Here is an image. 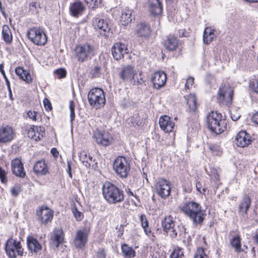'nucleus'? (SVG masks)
Instances as JSON below:
<instances>
[{
  "mask_svg": "<svg viewBox=\"0 0 258 258\" xmlns=\"http://www.w3.org/2000/svg\"><path fill=\"white\" fill-rule=\"evenodd\" d=\"M50 153L55 159H57L59 155V152L56 148H52L50 150Z\"/></svg>",
  "mask_w": 258,
  "mask_h": 258,
  "instance_id": "obj_60",
  "label": "nucleus"
},
{
  "mask_svg": "<svg viewBox=\"0 0 258 258\" xmlns=\"http://www.w3.org/2000/svg\"><path fill=\"white\" fill-rule=\"evenodd\" d=\"M15 134L12 127L6 125L0 127V143H7L14 138Z\"/></svg>",
  "mask_w": 258,
  "mask_h": 258,
  "instance_id": "obj_20",
  "label": "nucleus"
},
{
  "mask_svg": "<svg viewBox=\"0 0 258 258\" xmlns=\"http://www.w3.org/2000/svg\"><path fill=\"white\" fill-rule=\"evenodd\" d=\"M89 8L96 9L100 6L102 0H84Z\"/></svg>",
  "mask_w": 258,
  "mask_h": 258,
  "instance_id": "obj_47",
  "label": "nucleus"
},
{
  "mask_svg": "<svg viewBox=\"0 0 258 258\" xmlns=\"http://www.w3.org/2000/svg\"><path fill=\"white\" fill-rule=\"evenodd\" d=\"M93 138L97 144L105 147L109 146L114 141L113 137L109 132L98 129L93 132Z\"/></svg>",
  "mask_w": 258,
  "mask_h": 258,
  "instance_id": "obj_12",
  "label": "nucleus"
},
{
  "mask_svg": "<svg viewBox=\"0 0 258 258\" xmlns=\"http://www.w3.org/2000/svg\"><path fill=\"white\" fill-rule=\"evenodd\" d=\"M36 215L40 223L46 225L52 222L54 212L48 207L42 206L36 211Z\"/></svg>",
  "mask_w": 258,
  "mask_h": 258,
  "instance_id": "obj_13",
  "label": "nucleus"
},
{
  "mask_svg": "<svg viewBox=\"0 0 258 258\" xmlns=\"http://www.w3.org/2000/svg\"><path fill=\"white\" fill-rule=\"evenodd\" d=\"M252 140L250 135L246 131L241 130L235 136L234 142L240 148L248 147L252 143Z\"/></svg>",
  "mask_w": 258,
  "mask_h": 258,
  "instance_id": "obj_15",
  "label": "nucleus"
},
{
  "mask_svg": "<svg viewBox=\"0 0 258 258\" xmlns=\"http://www.w3.org/2000/svg\"><path fill=\"white\" fill-rule=\"evenodd\" d=\"M90 227H84L78 229L73 240L74 245L76 249H84L86 246L90 234Z\"/></svg>",
  "mask_w": 258,
  "mask_h": 258,
  "instance_id": "obj_8",
  "label": "nucleus"
},
{
  "mask_svg": "<svg viewBox=\"0 0 258 258\" xmlns=\"http://www.w3.org/2000/svg\"><path fill=\"white\" fill-rule=\"evenodd\" d=\"M125 191L128 196L135 197L136 199H139V196H137L136 194H134V193L130 188L127 187V188H126Z\"/></svg>",
  "mask_w": 258,
  "mask_h": 258,
  "instance_id": "obj_62",
  "label": "nucleus"
},
{
  "mask_svg": "<svg viewBox=\"0 0 258 258\" xmlns=\"http://www.w3.org/2000/svg\"><path fill=\"white\" fill-rule=\"evenodd\" d=\"M43 104L44 108L46 111L49 112L52 110V105L49 99L47 98H44L43 100Z\"/></svg>",
  "mask_w": 258,
  "mask_h": 258,
  "instance_id": "obj_56",
  "label": "nucleus"
},
{
  "mask_svg": "<svg viewBox=\"0 0 258 258\" xmlns=\"http://www.w3.org/2000/svg\"><path fill=\"white\" fill-rule=\"evenodd\" d=\"M113 169L120 178H126L131 171L130 161L123 156H118L113 162Z\"/></svg>",
  "mask_w": 258,
  "mask_h": 258,
  "instance_id": "obj_7",
  "label": "nucleus"
},
{
  "mask_svg": "<svg viewBox=\"0 0 258 258\" xmlns=\"http://www.w3.org/2000/svg\"><path fill=\"white\" fill-rule=\"evenodd\" d=\"M196 189L198 191H199L200 194L205 195L206 192L207 191V188L205 186L202 187V183L198 181L196 183Z\"/></svg>",
  "mask_w": 258,
  "mask_h": 258,
  "instance_id": "obj_54",
  "label": "nucleus"
},
{
  "mask_svg": "<svg viewBox=\"0 0 258 258\" xmlns=\"http://www.w3.org/2000/svg\"><path fill=\"white\" fill-rule=\"evenodd\" d=\"M136 72L134 67L131 65L122 67L119 73L118 76L123 82H129L134 80Z\"/></svg>",
  "mask_w": 258,
  "mask_h": 258,
  "instance_id": "obj_16",
  "label": "nucleus"
},
{
  "mask_svg": "<svg viewBox=\"0 0 258 258\" xmlns=\"http://www.w3.org/2000/svg\"><path fill=\"white\" fill-rule=\"evenodd\" d=\"M0 72H1V73H2V74L3 75V77H4V78L5 79L6 83V85H7V86L8 87V90H9L10 98V99L13 100L14 99L13 98L12 92V90H11V87H10V83L8 79L7 78V76L6 75V74H5V71L4 70V66H3V64H0Z\"/></svg>",
  "mask_w": 258,
  "mask_h": 258,
  "instance_id": "obj_43",
  "label": "nucleus"
},
{
  "mask_svg": "<svg viewBox=\"0 0 258 258\" xmlns=\"http://www.w3.org/2000/svg\"><path fill=\"white\" fill-rule=\"evenodd\" d=\"M151 32L150 27L149 25L145 23H140L137 25L136 34L138 37H148Z\"/></svg>",
  "mask_w": 258,
  "mask_h": 258,
  "instance_id": "obj_27",
  "label": "nucleus"
},
{
  "mask_svg": "<svg viewBox=\"0 0 258 258\" xmlns=\"http://www.w3.org/2000/svg\"><path fill=\"white\" fill-rule=\"evenodd\" d=\"M95 55V46L88 42L77 44L74 48L75 57L79 62L90 60Z\"/></svg>",
  "mask_w": 258,
  "mask_h": 258,
  "instance_id": "obj_5",
  "label": "nucleus"
},
{
  "mask_svg": "<svg viewBox=\"0 0 258 258\" xmlns=\"http://www.w3.org/2000/svg\"><path fill=\"white\" fill-rule=\"evenodd\" d=\"M32 236H29L27 238V246L28 248L32 251Z\"/></svg>",
  "mask_w": 258,
  "mask_h": 258,
  "instance_id": "obj_63",
  "label": "nucleus"
},
{
  "mask_svg": "<svg viewBox=\"0 0 258 258\" xmlns=\"http://www.w3.org/2000/svg\"><path fill=\"white\" fill-rule=\"evenodd\" d=\"M251 119L253 123L258 125V111L253 114Z\"/></svg>",
  "mask_w": 258,
  "mask_h": 258,
  "instance_id": "obj_64",
  "label": "nucleus"
},
{
  "mask_svg": "<svg viewBox=\"0 0 258 258\" xmlns=\"http://www.w3.org/2000/svg\"><path fill=\"white\" fill-rule=\"evenodd\" d=\"M159 126L162 131L165 133H170L174 132L175 122L171 117L167 115H162L159 119Z\"/></svg>",
  "mask_w": 258,
  "mask_h": 258,
  "instance_id": "obj_18",
  "label": "nucleus"
},
{
  "mask_svg": "<svg viewBox=\"0 0 258 258\" xmlns=\"http://www.w3.org/2000/svg\"><path fill=\"white\" fill-rule=\"evenodd\" d=\"M91 78H98L101 75V67L96 66L93 68L90 72Z\"/></svg>",
  "mask_w": 258,
  "mask_h": 258,
  "instance_id": "obj_48",
  "label": "nucleus"
},
{
  "mask_svg": "<svg viewBox=\"0 0 258 258\" xmlns=\"http://www.w3.org/2000/svg\"><path fill=\"white\" fill-rule=\"evenodd\" d=\"M140 221L141 225L146 234L148 236L153 235L151 228L149 226V222L147 219L146 216L144 214H141L140 216Z\"/></svg>",
  "mask_w": 258,
  "mask_h": 258,
  "instance_id": "obj_34",
  "label": "nucleus"
},
{
  "mask_svg": "<svg viewBox=\"0 0 258 258\" xmlns=\"http://www.w3.org/2000/svg\"><path fill=\"white\" fill-rule=\"evenodd\" d=\"M151 258H166L165 256L162 253H160V252L156 251H153L151 254Z\"/></svg>",
  "mask_w": 258,
  "mask_h": 258,
  "instance_id": "obj_58",
  "label": "nucleus"
},
{
  "mask_svg": "<svg viewBox=\"0 0 258 258\" xmlns=\"http://www.w3.org/2000/svg\"><path fill=\"white\" fill-rule=\"evenodd\" d=\"M64 236V233L62 228H55L53 231V234L50 239L53 243L55 244V247L58 248L60 244L66 242Z\"/></svg>",
  "mask_w": 258,
  "mask_h": 258,
  "instance_id": "obj_22",
  "label": "nucleus"
},
{
  "mask_svg": "<svg viewBox=\"0 0 258 258\" xmlns=\"http://www.w3.org/2000/svg\"><path fill=\"white\" fill-rule=\"evenodd\" d=\"M0 178L1 179L2 182H3V183H5L7 181L5 171L1 167H0Z\"/></svg>",
  "mask_w": 258,
  "mask_h": 258,
  "instance_id": "obj_59",
  "label": "nucleus"
},
{
  "mask_svg": "<svg viewBox=\"0 0 258 258\" xmlns=\"http://www.w3.org/2000/svg\"><path fill=\"white\" fill-rule=\"evenodd\" d=\"M33 139L37 141L40 140L45 135L44 127L37 125H33Z\"/></svg>",
  "mask_w": 258,
  "mask_h": 258,
  "instance_id": "obj_38",
  "label": "nucleus"
},
{
  "mask_svg": "<svg viewBox=\"0 0 258 258\" xmlns=\"http://www.w3.org/2000/svg\"><path fill=\"white\" fill-rule=\"evenodd\" d=\"M186 104L189 112H196L198 109L197 97L195 95L190 94L186 98Z\"/></svg>",
  "mask_w": 258,
  "mask_h": 258,
  "instance_id": "obj_31",
  "label": "nucleus"
},
{
  "mask_svg": "<svg viewBox=\"0 0 258 258\" xmlns=\"http://www.w3.org/2000/svg\"><path fill=\"white\" fill-rule=\"evenodd\" d=\"M207 125L212 133L221 134L227 130V120L222 113L211 111L206 117Z\"/></svg>",
  "mask_w": 258,
  "mask_h": 258,
  "instance_id": "obj_2",
  "label": "nucleus"
},
{
  "mask_svg": "<svg viewBox=\"0 0 258 258\" xmlns=\"http://www.w3.org/2000/svg\"><path fill=\"white\" fill-rule=\"evenodd\" d=\"M214 36L215 34L214 33V30L210 27H206L203 35L204 42L205 44H209L213 41Z\"/></svg>",
  "mask_w": 258,
  "mask_h": 258,
  "instance_id": "obj_36",
  "label": "nucleus"
},
{
  "mask_svg": "<svg viewBox=\"0 0 258 258\" xmlns=\"http://www.w3.org/2000/svg\"><path fill=\"white\" fill-rule=\"evenodd\" d=\"M151 81L153 88L159 89L164 86L166 83V74L163 71L156 72L152 75Z\"/></svg>",
  "mask_w": 258,
  "mask_h": 258,
  "instance_id": "obj_19",
  "label": "nucleus"
},
{
  "mask_svg": "<svg viewBox=\"0 0 258 258\" xmlns=\"http://www.w3.org/2000/svg\"><path fill=\"white\" fill-rule=\"evenodd\" d=\"M69 108L70 110V121L72 122L76 116L75 111V104L74 101L71 100L69 102Z\"/></svg>",
  "mask_w": 258,
  "mask_h": 258,
  "instance_id": "obj_49",
  "label": "nucleus"
},
{
  "mask_svg": "<svg viewBox=\"0 0 258 258\" xmlns=\"http://www.w3.org/2000/svg\"><path fill=\"white\" fill-rule=\"evenodd\" d=\"M33 251L37 252L42 249V246L36 239L33 238Z\"/></svg>",
  "mask_w": 258,
  "mask_h": 258,
  "instance_id": "obj_57",
  "label": "nucleus"
},
{
  "mask_svg": "<svg viewBox=\"0 0 258 258\" xmlns=\"http://www.w3.org/2000/svg\"><path fill=\"white\" fill-rule=\"evenodd\" d=\"M21 190V185L20 184H16L11 188V193L13 196L16 197Z\"/></svg>",
  "mask_w": 258,
  "mask_h": 258,
  "instance_id": "obj_51",
  "label": "nucleus"
},
{
  "mask_svg": "<svg viewBox=\"0 0 258 258\" xmlns=\"http://www.w3.org/2000/svg\"><path fill=\"white\" fill-rule=\"evenodd\" d=\"M180 210L189 218L194 226H201L203 224L207 214L200 203L195 201L186 202L180 206Z\"/></svg>",
  "mask_w": 258,
  "mask_h": 258,
  "instance_id": "obj_1",
  "label": "nucleus"
},
{
  "mask_svg": "<svg viewBox=\"0 0 258 258\" xmlns=\"http://www.w3.org/2000/svg\"><path fill=\"white\" fill-rule=\"evenodd\" d=\"M92 25L95 29H98L104 32H108L110 30L108 22L104 19L95 18L93 20Z\"/></svg>",
  "mask_w": 258,
  "mask_h": 258,
  "instance_id": "obj_29",
  "label": "nucleus"
},
{
  "mask_svg": "<svg viewBox=\"0 0 258 258\" xmlns=\"http://www.w3.org/2000/svg\"><path fill=\"white\" fill-rule=\"evenodd\" d=\"M209 149L213 156H220L222 154V150L219 145L213 144L210 145Z\"/></svg>",
  "mask_w": 258,
  "mask_h": 258,
  "instance_id": "obj_42",
  "label": "nucleus"
},
{
  "mask_svg": "<svg viewBox=\"0 0 258 258\" xmlns=\"http://www.w3.org/2000/svg\"><path fill=\"white\" fill-rule=\"evenodd\" d=\"M183 43L181 40L173 34L167 35L163 43V45L166 50L176 52L178 55H180L182 53L183 48Z\"/></svg>",
  "mask_w": 258,
  "mask_h": 258,
  "instance_id": "obj_9",
  "label": "nucleus"
},
{
  "mask_svg": "<svg viewBox=\"0 0 258 258\" xmlns=\"http://www.w3.org/2000/svg\"><path fill=\"white\" fill-rule=\"evenodd\" d=\"M205 248L199 247L197 248L195 253L194 258H208V255L205 253Z\"/></svg>",
  "mask_w": 258,
  "mask_h": 258,
  "instance_id": "obj_46",
  "label": "nucleus"
},
{
  "mask_svg": "<svg viewBox=\"0 0 258 258\" xmlns=\"http://www.w3.org/2000/svg\"><path fill=\"white\" fill-rule=\"evenodd\" d=\"M54 74L57 76L58 79H63L67 76V71L64 68H59L54 71Z\"/></svg>",
  "mask_w": 258,
  "mask_h": 258,
  "instance_id": "obj_50",
  "label": "nucleus"
},
{
  "mask_svg": "<svg viewBox=\"0 0 258 258\" xmlns=\"http://www.w3.org/2000/svg\"><path fill=\"white\" fill-rule=\"evenodd\" d=\"M79 157L80 160L87 168H90L92 166L93 163L92 157L88 155L85 151L81 152Z\"/></svg>",
  "mask_w": 258,
  "mask_h": 258,
  "instance_id": "obj_37",
  "label": "nucleus"
},
{
  "mask_svg": "<svg viewBox=\"0 0 258 258\" xmlns=\"http://www.w3.org/2000/svg\"><path fill=\"white\" fill-rule=\"evenodd\" d=\"M241 238L239 232H238L230 239V244L234 250L240 253L243 250L241 248Z\"/></svg>",
  "mask_w": 258,
  "mask_h": 258,
  "instance_id": "obj_30",
  "label": "nucleus"
},
{
  "mask_svg": "<svg viewBox=\"0 0 258 258\" xmlns=\"http://www.w3.org/2000/svg\"><path fill=\"white\" fill-rule=\"evenodd\" d=\"M111 53L115 59L120 60L123 58L125 54L128 53L127 46L123 42H115L111 47Z\"/></svg>",
  "mask_w": 258,
  "mask_h": 258,
  "instance_id": "obj_17",
  "label": "nucleus"
},
{
  "mask_svg": "<svg viewBox=\"0 0 258 258\" xmlns=\"http://www.w3.org/2000/svg\"><path fill=\"white\" fill-rule=\"evenodd\" d=\"M2 35L4 41L7 43H10L12 41V35L9 28L7 25H4L2 29Z\"/></svg>",
  "mask_w": 258,
  "mask_h": 258,
  "instance_id": "obj_39",
  "label": "nucleus"
},
{
  "mask_svg": "<svg viewBox=\"0 0 258 258\" xmlns=\"http://www.w3.org/2000/svg\"><path fill=\"white\" fill-rule=\"evenodd\" d=\"M149 11L151 15L158 16L163 11V5L160 0H148Z\"/></svg>",
  "mask_w": 258,
  "mask_h": 258,
  "instance_id": "obj_23",
  "label": "nucleus"
},
{
  "mask_svg": "<svg viewBox=\"0 0 258 258\" xmlns=\"http://www.w3.org/2000/svg\"><path fill=\"white\" fill-rule=\"evenodd\" d=\"M170 258H185L183 248L177 246L170 254Z\"/></svg>",
  "mask_w": 258,
  "mask_h": 258,
  "instance_id": "obj_41",
  "label": "nucleus"
},
{
  "mask_svg": "<svg viewBox=\"0 0 258 258\" xmlns=\"http://www.w3.org/2000/svg\"><path fill=\"white\" fill-rule=\"evenodd\" d=\"M95 258H106V253L104 248H99L96 253Z\"/></svg>",
  "mask_w": 258,
  "mask_h": 258,
  "instance_id": "obj_55",
  "label": "nucleus"
},
{
  "mask_svg": "<svg viewBox=\"0 0 258 258\" xmlns=\"http://www.w3.org/2000/svg\"><path fill=\"white\" fill-rule=\"evenodd\" d=\"M6 252L10 258H16L23 255V248L20 241L13 238L9 239L5 244Z\"/></svg>",
  "mask_w": 258,
  "mask_h": 258,
  "instance_id": "obj_11",
  "label": "nucleus"
},
{
  "mask_svg": "<svg viewBox=\"0 0 258 258\" xmlns=\"http://www.w3.org/2000/svg\"><path fill=\"white\" fill-rule=\"evenodd\" d=\"M251 205V199L247 195H245L240 202L238 210L239 213L243 215L247 214V211Z\"/></svg>",
  "mask_w": 258,
  "mask_h": 258,
  "instance_id": "obj_28",
  "label": "nucleus"
},
{
  "mask_svg": "<svg viewBox=\"0 0 258 258\" xmlns=\"http://www.w3.org/2000/svg\"><path fill=\"white\" fill-rule=\"evenodd\" d=\"M15 73L20 79L25 81L27 83H30L31 82L32 78L30 73L27 71L23 70L22 68H16Z\"/></svg>",
  "mask_w": 258,
  "mask_h": 258,
  "instance_id": "obj_35",
  "label": "nucleus"
},
{
  "mask_svg": "<svg viewBox=\"0 0 258 258\" xmlns=\"http://www.w3.org/2000/svg\"><path fill=\"white\" fill-rule=\"evenodd\" d=\"M121 249L122 255L124 258H134L136 256L135 250L127 244H122L121 246Z\"/></svg>",
  "mask_w": 258,
  "mask_h": 258,
  "instance_id": "obj_33",
  "label": "nucleus"
},
{
  "mask_svg": "<svg viewBox=\"0 0 258 258\" xmlns=\"http://www.w3.org/2000/svg\"><path fill=\"white\" fill-rule=\"evenodd\" d=\"M178 35L179 37L187 36V33L185 29H181L178 30Z\"/></svg>",
  "mask_w": 258,
  "mask_h": 258,
  "instance_id": "obj_61",
  "label": "nucleus"
},
{
  "mask_svg": "<svg viewBox=\"0 0 258 258\" xmlns=\"http://www.w3.org/2000/svg\"><path fill=\"white\" fill-rule=\"evenodd\" d=\"M72 211L74 217L77 221H81L83 219L84 217V214L78 210L75 204H74V206L72 207Z\"/></svg>",
  "mask_w": 258,
  "mask_h": 258,
  "instance_id": "obj_44",
  "label": "nucleus"
},
{
  "mask_svg": "<svg viewBox=\"0 0 258 258\" xmlns=\"http://www.w3.org/2000/svg\"><path fill=\"white\" fill-rule=\"evenodd\" d=\"M181 185L183 191L185 193H190L192 189L191 181L188 178H184L181 181Z\"/></svg>",
  "mask_w": 258,
  "mask_h": 258,
  "instance_id": "obj_40",
  "label": "nucleus"
},
{
  "mask_svg": "<svg viewBox=\"0 0 258 258\" xmlns=\"http://www.w3.org/2000/svg\"><path fill=\"white\" fill-rule=\"evenodd\" d=\"M156 194L162 199H166L171 195V183L165 178H159L155 184Z\"/></svg>",
  "mask_w": 258,
  "mask_h": 258,
  "instance_id": "obj_10",
  "label": "nucleus"
},
{
  "mask_svg": "<svg viewBox=\"0 0 258 258\" xmlns=\"http://www.w3.org/2000/svg\"><path fill=\"white\" fill-rule=\"evenodd\" d=\"M194 78L191 77H189L187 79L185 84V90L188 92L189 90L194 84Z\"/></svg>",
  "mask_w": 258,
  "mask_h": 258,
  "instance_id": "obj_53",
  "label": "nucleus"
},
{
  "mask_svg": "<svg viewBox=\"0 0 258 258\" xmlns=\"http://www.w3.org/2000/svg\"><path fill=\"white\" fill-rule=\"evenodd\" d=\"M12 170L14 174L20 177H24L26 173L24 170L23 164L21 160L16 158L11 162Z\"/></svg>",
  "mask_w": 258,
  "mask_h": 258,
  "instance_id": "obj_24",
  "label": "nucleus"
},
{
  "mask_svg": "<svg viewBox=\"0 0 258 258\" xmlns=\"http://www.w3.org/2000/svg\"><path fill=\"white\" fill-rule=\"evenodd\" d=\"M85 10L83 3L80 0H75L71 3L69 7L70 15L75 18L81 16Z\"/></svg>",
  "mask_w": 258,
  "mask_h": 258,
  "instance_id": "obj_21",
  "label": "nucleus"
},
{
  "mask_svg": "<svg viewBox=\"0 0 258 258\" xmlns=\"http://www.w3.org/2000/svg\"><path fill=\"white\" fill-rule=\"evenodd\" d=\"M234 89L228 83L220 86L216 96L217 103L222 107H230L232 105Z\"/></svg>",
  "mask_w": 258,
  "mask_h": 258,
  "instance_id": "obj_4",
  "label": "nucleus"
},
{
  "mask_svg": "<svg viewBox=\"0 0 258 258\" xmlns=\"http://www.w3.org/2000/svg\"><path fill=\"white\" fill-rule=\"evenodd\" d=\"M87 98L90 106L95 110L102 108L106 103L105 94L101 88L94 87L88 92Z\"/></svg>",
  "mask_w": 258,
  "mask_h": 258,
  "instance_id": "obj_6",
  "label": "nucleus"
},
{
  "mask_svg": "<svg viewBox=\"0 0 258 258\" xmlns=\"http://www.w3.org/2000/svg\"><path fill=\"white\" fill-rule=\"evenodd\" d=\"M127 223H124L123 224H120L119 226H117L116 227L118 237L121 238L122 237L124 233V228L127 225Z\"/></svg>",
  "mask_w": 258,
  "mask_h": 258,
  "instance_id": "obj_52",
  "label": "nucleus"
},
{
  "mask_svg": "<svg viewBox=\"0 0 258 258\" xmlns=\"http://www.w3.org/2000/svg\"><path fill=\"white\" fill-rule=\"evenodd\" d=\"M33 171L37 175H45L49 173V168L43 159L36 162L33 166Z\"/></svg>",
  "mask_w": 258,
  "mask_h": 258,
  "instance_id": "obj_25",
  "label": "nucleus"
},
{
  "mask_svg": "<svg viewBox=\"0 0 258 258\" xmlns=\"http://www.w3.org/2000/svg\"><path fill=\"white\" fill-rule=\"evenodd\" d=\"M102 190L103 198L109 204L115 205L124 201L123 191L111 182H105Z\"/></svg>",
  "mask_w": 258,
  "mask_h": 258,
  "instance_id": "obj_3",
  "label": "nucleus"
},
{
  "mask_svg": "<svg viewBox=\"0 0 258 258\" xmlns=\"http://www.w3.org/2000/svg\"><path fill=\"white\" fill-rule=\"evenodd\" d=\"M132 11L128 8H125L123 10L120 18V24L124 26L131 23L132 19Z\"/></svg>",
  "mask_w": 258,
  "mask_h": 258,
  "instance_id": "obj_32",
  "label": "nucleus"
},
{
  "mask_svg": "<svg viewBox=\"0 0 258 258\" xmlns=\"http://www.w3.org/2000/svg\"><path fill=\"white\" fill-rule=\"evenodd\" d=\"M35 35L33 37V43L37 45H44L47 41V37L43 29H36L35 30Z\"/></svg>",
  "mask_w": 258,
  "mask_h": 258,
  "instance_id": "obj_26",
  "label": "nucleus"
},
{
  "mask_svg": "<svg viewBox=\"0 0 258 258\" xmlns=\"http://www.w3.org/2000/svg\"><path fill=\"white\" fill-rule=\"evenodd\" d=\"M161 226L164 232L168 234L171 238H175L177 236V231L175 228V221L171 215L166 216L161 221Z\"/></svg>",
  "mask_w": 258,
  "mask_h": 258,
  "instance_id": "obj_14",
  "label": "nucleus"
},
{
  "mask_svg": "<svg viewBox=\"0 0 258 258\" xmlns=\"http://www.w3.org/2000/svg\"><path fill=\"white\" fill-rule=\"evenodd\" d=\"M249 88L252 93L258 95V78L249 82Z\"/></svg>",
  "mask_w": 258,
  "mask_h": 258,
  "instance_id": "obj_45",
  "label": "nucleus"
}]
</instances>
